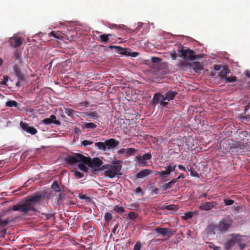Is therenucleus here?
Returning <instances> with one entry per match:
<instances>
[{
  "mask_svg": "<svg viewBox=\"0 0 250 250\" xmlns=\"http://www.w3.org/2000/svg\"><path fill=\"white\" fill-rule=\"evenodd\" d=\"M142 247L141 243L140 241H137L134 246L133 250H140Z\"/></svg>",
  "mask_w": 250,
  "mask_h": 250,
  "instance_id": "nucleus-44",
  "label": "nucleus"
},
{
  "mask_svg": "<svg viewBox=\"0 0 250 250\" xmlns=\"http://www.w3.org/2000/svg\"><path fill=\"white\" fill-rule=\"evenodd\" d=\"M92 143H93L92 142L89 141V140H85L83 141L82 142V145L84 146H87L90 145L92 144Z\"/></svg>",
  "mask_w": 250,
  "mask_h": 250,
  "instance_id": "nucleus-48",
  "label": "nucleus"
},
{
  "mask_svg": "<svg viewBox=\"0 0 250 250\" xmlns=\"http://www.w3.org/2000/svg\"><path fill=\"white\" fill-rule=\"evenodd\" d=\"M20 125L24 131L31 135H35L37 133V130L34 127L30 126L27 123L21 122Z\"/></svg>",
  "mask_w": 250,
  "mask_h": 250,
  "instance_id": "nucleus-11",
  "label": "nucleus"
},
{
  "mask_svg": "<svg viewBox=\"0 0 250 250\" xmlns=\"http://www.w3.org/2000/svg\"><path fill=\"white\" fill-rule=\"evenodd\" d=\"M213 250H220V248L217 246H213Z\"/></svg>",
  "mask_w": 250,
  "mask_h": 250,
  "instance_id": "nucleus-61",
  "label": "nucleus"
},
{
  "mask_svg": "<svg viewBox=\"0 0 250 250\" xmlns=\"http://www.w3.org/2000/svg\"><path fill=\"white\" fill-rule=\"evenodd\" d=\"M112 218L111 214L108 212H106L104 215V219L107 222L110 221Z\"/></svg>",
  "mask_w": 250,
  "mask_h": 250,
  "instance_id": "nucleus-41",
  "label": "nucleus"
},
{
  "mask_svg": "<svg viewBox=\"0 0 250 250\" xmlns=\"http://www.w3.org/2000/svg\"><path fill=\"white\" fill-rule=\"evenodd\" d=\"M137 150L134 148L130 147L128 148H121L118 151V154H123L125 156H131L134 155L136 152Z\"/></svg>",
  "mask_w": 250,
  "mask_h": 250,
  "instance_id": "nucleus-12",
  "label": "nucleus"
},
{
  "mask_svg": "<svg viewBox=\"0 0 250 250\" xmlns=\"http://www.w3.org/2000/svg\"><path fill=\"white\" fill-rule=\"evenodd\" d=\"M174 184V181L171 180L170 182L164 184L161 188L164 190H166L171 188Z\"/></svg>",
  "mask_w": 250,
  "mask_h": 250,
  "instance_id": "nucleus-26",
  "label": "nucleus"
},
{
  "mask_svg": "<svg viewBox=\"0 0 250 250\" xmlns=\"http://www.w3.org/2000/svg\"><path fill=\"white\" fill-rule=\"evenodd\" d=\"M224 80L227 83H232L236 82L237 81V77L235 76H232L231 77H226V78Z\"/></svg>",
  "mask_w": 250,
  "mask_h": 250,
  "instance_id": "nucleus-35",
  "label": "nucleus"
},
{
  "mask_svg": "<svg viewBox=\"0 0 250 250\" xmlns=\"http://www.w3.org/2000/svg\"><path fill=\"white\" fill-rule=\"evenodd\" d=\"M176 165L171 164L165 167V170L160 172V176L162 178H167L170 174L172 172L175 170Z\"/></svg>",
  "mask_w": 250,
  "mask_h": 250,
  "instance_id": "nucleus-6",
  "label": "nucleus"
},
{
  "mask_svg": "<svg viewBox=\"0 0 250 250\" xmlns=\"http://www.w3.org/2000/svg\"><path fill=\"white\" fill-rule=\"evenodd\" d=\"M232 220L229 218L222 219L218 224H210L207 229L208 234H215L216 233L227 231L231 226Z\"/></svg>",
  "mask_w": 250,
  "mask_h": 250,
  "instance_id": "nucleus-3",
  "label": "nucleus"
},
{
  "mask_svg": "<svg viewBox=\"0 0 250 250\" xmlns=\"http://www.w3.org/2000/svg\"><path fill=\"white\" fill-rule=\"evenodd\" d=\"M85 195H82L81 196H80V198L82 199H85Z\"/></svg>",
  "mask_w": 250,
  "mask_h": 250,
  "instance_id": "nucleus-64",
  "label": "nucleus"
},
{
  "mask_svg": "<svg viewBox=\"0 0 250 250\" xmlns=\"http://www.w3.org/2000/svg\"><path fill=\"white\" fill-rule=\"evenodd\" d=\"M193 216V213L191 212H188L185 213V215L182 217L183 219L187 220L190 219Z\"/></svg>",
  "mask_w": 250,
  "mask_h": 250,
  "instance_id": "nucleus-38",
  "label": "nucleus"
},
{
  "mask_svg": "<svg viewBox=\"0 0 250 250\" xmlns=\"http://www.w3.org/2000/svg\"><path fill=\"white\" fill-rule=\"evenodd\" d=\"M111 34H104L99 36L100 42H106L109 40V37H112Z\"/></svg>",
  "mask_w": 250,
  "mask_h": 250,
  "instance_id": "nucleus-23",
  "label": "nucleus"
},
{
  "mask_svg": "<svg viewBox=\"0 0 250 250\" xmlns=\"http://www.w3.org/2000/svg\"><path fill=\"white\" fill-rule=\"evenodd\" d=\"M42 197V195H35L29 197L24 203L13 206L12 209L14 211H20L24 214H27L29 211H35V204L39 202Z\"/></svg>",
  "mask_w": 250,
  "mask_h": 250,
  "instance_id": "nucleus-2",
  "label": "nucleus"
},
{
  "mask_svg": "<svg viewBox=\"0 0 250 250\" xmlns=\"http://www.w3.org/2000/svg\"><path fill=\"white\" fill-rule=\"evenodd\" d=\"M75 111L72 109L70 108H65V113L68 116H71L73 115Z\"/></svg>",
  "mask_w": 250,
  "mask_h": 250,
  "instance_id": "nucleus-43",
  "label": "nucleus"
},
{
  "mask_svg": "<svg viewBox=\"0 0 250 250\" xmlns=\"http://www.w3.org/2000/svg\"><path fill=\"white\" fill-rule=\"evenodd\" d=\"M161 208L162 209H167V210H173L176 209L177 207L176 205L172 204L167 206L164 205Z\"/></svg>",
  "mask_w": 250,
  "mask_h": 250,
  "instance_id": "nucleus-29",
  "label": "nucleus"
},
{
  "mask_svg": "<svg viewBox=\"0 0 250 250\" xmlns=\"http://www.w3.org/2000/svg\"><path fill=\"white\" fill-rule=\"evenodd\" d=\"M89 103L88 101H85L83 102H80L79 103H78L77 104H75L73 105V107L74 108L79 109V110H82L84 107H87L89 106Z\"/></svg>",
  "mask_w": 250,
  "mask_h": 250,
  "instance_id": "nucleus-20",
  "label": "nucleus"
},
{
  "mask_svg": "<svg viewBox=\"0 0 250 250\" xmlns=\"http://www.w3.org/2000/svg\"><path fill=\"white\" fill-rule=\"evenodd\" d=\"M42 122L45 125H50L52 123H54L57 125H60V122L58 120H56V117L54 115H51L48 118L43 119Z\"/></svg>",
  "mask_w": 250,
  "mask_h": 250,
  "instance_id": "nucleus-14",
  "label": "nucleus"
},
{
  "mask_svg": "<svg viewBox=\"0 0 250 250\" xmlns=\"http://www.w3.org/2000/svg\"><path fill=\"white\" fill-rule=\"evenodd\" d=\"M245 75L246 76H247L249 78H250V72L248 70H247L246 72H245Z\"/></svg>",
  "mask_w": 250,
  "mask_h": 250,
  "instance_id": "nucleus-59",
  "label": "nucleus"
},
{
  "mask_svg": "<svg viewBox=\"0 0 250 250\" xmlns=\"http://www.w3.org/2000/svg\"><path fill=\"white\" fill-rule=\"evenodd\" d=\"M49 35L58 40H62L63 38V37L61 35L59 32L52 31L49 33Z\"/></svg>",
  "mask_w": 250,
  "mask_h": 250,
  "instance_id": "nucleus-28",
  "label": "nucleus"
},
{
  "mask_svg": "<svg viewBox=\"0 0 250 250\" xmlns=\"http://www.w3.org/2000/svg\"><path fill=\"white\" fill-rule=\"evenodd\" d=\"M45 215L46 216V219H50L53 216V215L51 214H45Z\"/></svg>",
  "mask_w": 250,
  "mask_h": 250,
  "instance_id": "nucleus-56",
  "label": "nucleus"
},
{
  "mask_svg": "<svg viewBox=\"0 0 250 250\" xmlns=\"http://www.w3.org/2000/svg\"><path fill=\"white\" fill-rule=\"evenodd\" d=\"M245 245L240 244V249L241 250H243V249L245 247Z\"/></svg>",
  "mask_w": 250,
  "mask_h": 250,
  "instance_id": "nucleus-63",
  "label": "nucleus"
},
{
  "mask_svg": "<svg viewBox=\"0 0 250 250\" xmlns=\"http://www.w3.org/2000/svg\"><path fill=\"white\" fill-rule=\"evenodd\" d=\"M154 230L164 237L167 236L169 238L173 234L172 230L169 228L156 227Z\"/></svg>",
  "mask_w": 250,
  "mask_h": 250,
  "instance_id": "nucleus-7",
  "label": "nucleus"
},
{
  "mask_svg": "<svg viewBox=\"0 0 250 250\" xmlns=\"http://www.w3.org/2000/svg\"><path fill=\"white\" fill-rule=\"evenodd\" d=\"M178 52L181 53V55H180V57H182L186 61H192L197 59L193 50L189 49L185 50L184 49V46L181 44L179 45Z\"/></svg>",
  "mask_w": 250,
  "mask_h": 250,
  "instance_id": "nucleus-5",
  "label": "nucleus"
},
{
  "mask_svg": "<svg viewBox=\"0 0 250 250\" xmlns=\"http://www.w3.org/2000/svg\"><path fill=\"white\" fill-rule=\"evenodd\" d=\"M122 167L121 162L119 160L115 161L112 163L109 169L104 171V175L109 178L118 177L119 175H122L120 172Z\"/></svg>",
  "mask_w": 250,
  "mask_h": 250,
  "instance_id": "nucleus-4",
  "label": "nucleus"
},
{
  "mask_svg": "<svg viewBox=\"0 0 250 250\" xmlns=\"http://www.w3.org/2000/svg\"><path fill=\"white\" fill-rule=\"evenodd\" d=\"M109 48L111 49H114L116 52L121 54H125V52L124 49L120 46L110 45L109 46Z\"/></svg>",
  "mask_w": 250,
  "mask_h": 250,
  "instance_id": "nucleus-25",
  "label": "nucleus"
},
{
  "mask_svg": "<svg viewBox=\"0 0 250 250\" xmlns=\"http://www.w3.org/2000/svg\"><path fill=\"white\" fill-rule=\"evenodd\" d=\"M189 65V63L186 62H184L183 61L180 62L177 64V66L182 70H184L187 68V67Z\"/></svg>",
  "mask_w": 250,
  "mask_h": 250,
  "instance_id": "nucleus-30",
  "label": "nucleus"
},
{
  "mask_svg": "<svg viewBox=\"0 0 250 250\" xmlns=\"http://www.w3.org/2000/svg\"><path fill=\"white\" fill-rule=\"evenodd\" d=\"M105 143L106 149H114L119 145V142L113 138L105 140Z\"/></svg>",
  "mask_w": 250,
  "mask_h": 250,
  "instance_id": "nucleus-13",
  "label": "nucleus"
},
{
  "mask_svg": "<svg viewBox=\"0 0 250 250\" xmlns=\"http://www.w3.org/2000/svg\"><path fill=\"white\" fill-rule=\"evenodd\" d=\"M190 174L194 177H196L198 175V173L196 171H193L192 170L191 171Z\"/></svg>",
  "mask_w": 250,
  "mask_h": 250,
  "instance_id": "nucleus-54",
  "label": "nucleus"
},
{
  "mask_svg": "<svg viewBox=\"0 0 250 250\" xmlns=\"http://www.w3.org/2000/svg\"><path fill=\"white\" fill-rule=\"evenodd\" d=\"M162 61V59L158 58V57H153L151 58V61L153 62V63H160Z\"/></svg>",
  "mask_w": 250,
  "mask_h": 250,
  "instance_id": "nucleus-45",
  "label": "nucleus"
},
{
  "mask_svg": "<svg viewBox=\"0 0 250 250\" xmlns=\"http://www.w3.org/2000/svg\"><path fill=\"white\" fill-rule=\"evenodd\" d=\"M119 224L117 223L114 227V228L112 229V232L114 234L115 233V232H116V229H118V228L119 227Z\"/></svg>",
  "mask_w": 250,
  "mask_h": 250,
  "instance_id": "nucleus-51",
  "label": "nucleus"
},
{
  "mask_svg": "<svg viewBox=\"0 0 250 250\" xmlns=\"http://www.w3.org/2000/svg\"><path fill=\"white\" fill-rule=\"evenodd\" d=\"M114 209L116 212L119 213H123L125 211L124 207H119L118 206H115Z\"/></svg>",
  "mask_w": 250,
  "mask_h": 250,
  "instance_id": "nucleus-37",
  "label": "nucleus"
},
{
  "mask_svg": "<svg viewBox=\"0 0 250 250\" xmlns=\"http://www.w3.org/2000/svg\"><path fill=\"white\" fill-rule=\"evenodd\" d=\"M151 154L150 153H147L144 154L142 156L141 155L137 156L136 159L140 164L143 167H145L147 165L146 161L151 159Z\"/></svg>",
  "mask_w": 250,
  "mask_h": 250,
  "instance_id": "nucleus-8",
  "label": "nucleus"
},
{
  "mask_svg": "<svg viewBox=\"0 0 250 250\" xmlns=\"http://www.w3.org/2000/svg\"><path fill=\"white\" fill-rule=\"evenodd\" d=\"M177 94V92L169 90L165 94V96L163 95V100H167L168 101H169L173 99Z\"/></svg>",
  "mask_w": 250,
  "mask_h": 250,
  "instance_id": "nucleus-18",
  "label": "nucleus"
},
{
  "mask_svg": "<svg viewBox=\"0 0 250 250\" xmlns=\"http://www.w3.org/2000/svg\"><path fill=\"white\" fill-rule=\"evenodd\" d=\"M13 69L16 76L18 77V79H19V81H24V77L23 75L21 73L18 65L15 64L14 66Z\"/></svg>",
  "mask_w": 250,
  "mask_h": 250,
  "instance_id": "nucleus-19",
  "label": "nucleus"
},
{
  "mask_svg": "<svg viewBox=\"0 0 250 250\" xmlns=\"http://www.w3.org/2000/svg\"><path fill=\"white\" fill-rule=\"evenodd\" d=\"M111 165H108V164H106V165H102L101 166V168H100V170H106L107 169H109L111 167Z\"/></svg>",
  "mask_w": 250,
  "mask_h": 250,
  "instance_id": "nucleus-46",
  "label": "nucleus"
},
{
  "mask_svg": "<svg viewBox=\"0 0 250 250\" xmlns=\"http://www.w3.org/2000/svg\"><path fill=\"white\" fill-rule=\"evenodd\" d=\"M84 125L85 128L94 129L97 127V125L93 123H85Z\"/></svg>",
  "mask_w": 250,
  "mask_h": 250,
  "instance_id": "nucleus-33",
  "label": "nucleus"
},
{
  "mask_svg": "<svg viewBox=\"0 0 250 250\" xmlns=\"http://www.w3.org/2000/svg\"><path fill=\"white\" fill-rule=\"evenodd\" d=\"M232 147L239 149H243L245 147V145L243 143L240 142L235 144ZM230 148H232V146H230Z\"/></svg>",
  "mask_w": 250,
  "mask_h": 250,
  "instance_id": "nucleus-32",
  "label": "nucleus"
},
{
  "mask_svg": "<svg viewBox=\"0 0 250 250\" xmlns=\"http://www.w3.org/2000/svg\"><path fill=\"white\" fill-rule=\"evenodd\" d=\"M23 38L17 36L10 38V42L12 46L15 48L20 46L23 42Z\"/></svg>",
  "mask_w": 250,
  "mask_h": 250,
  "instance_id": "nucleus-10",
  "label": "nucleus"
},
{
  "mask_svg": "<svg viewBox=\"0 0 250 250\" xmlns=\"http://www.w3.org/2000/svg\"><path fill=\"white\" fill-rule=\"evenodd\" d=\"M162 100H163V95H162L159 93H156L154 94L152 99V103L155 105L159 103H160Z\"/></svg>",
  "mask_w": 250,
  "mask_h": 250,
  "instance_id": "nucleus-21",
  "label": "nucleus"
},
{
  "mask_svg": "<svg viewBox=\"0 0 250 250\" xmlns=\"http://www.w3.org/2000/svg\"><path fill=\"white\" fill-rule=\"evenodd\" d=\"M66 161L73 164L79 162L83 163L90 167L93 171H100L101 166L103 164V161L98 157L91 159L79 153H74L73 155L68 156Z\"/></svg>",
  "mask_w": 250,
  "mask_h": 250,
  "instance_id": "nucleus-1",
  "label": "nucleus"
},
{
  "mask_svg": "<svg viewBox=\"0 0 250 250\" xmlns=\"http://www.w3.org/2000/svg\"><path fill=\"white\" fill-rule=\"evenodd\" d=\"M52 188L56 192H60L61 189L57 181H54L51 186Z\"/></svg>",
  "mask_w": 250,
  "mask_h": 250,
  "instance_id": "nucleus-31",
  "label": "nucleus"
},
{
  "mask_svg": "<svg viewBox=\"0 0 250 250\" xmlns=\"http://www.w3.org/2000/svg\"><path fill=\"white\" fill-rule=\"evenodd\" d=\"M23 81H19V79H18V82H17L16 85L17 86H21V82H23Z\"/></svg>",
  "mask_w": 250,
  "mask_h": 250,
  "instance_id": "nucleus-58",
  "label": "nucleus"
},
{
  "mask_svg": "<svg viewBox=\"0 0 250 250\" xmlns=\"http://www.w3.org/2000/svg\"><path fill=\"white\" fill-rule=\"evenodd\" d=\"M178 167L180 170H184V171L186 170L185 167L183 165H179L178 166Z\"/></svg>",
  "mask_w": 250,
  "mask_h": 250,
  "instance_id": "nucleus-55",
  "label": "nucleus"
},
{
  "mask_svg": "<svg viewBox=\"0 0 250 250\" xmlns=\"http://www.w3.org/2000/svg\"><path fill=\"white\" fill-rule=\"evenodd\" d=\"M86 164L83 163H80L78 165V167L81 170L84 171V172H87L88 171V168L85 166Z\"/></svg>",
  "mask_w": 250,
  "mask_h": 250,
  "instance_id": "nucleus-36",
  "label": "nucleus"
},
{
  "mask_svg": "<svg viewBox=\"0 0 250 250\" xmlns=\"http://www.w3.org/2000/svg\"><path fill=\"white\" fill-rule=\"evenodd\" d=\"M237 243V240L235 239H229L224 244L225 248L226 250H229Z\"/></svg>",
  "mask_w": 250,
  "mask_h": 250,
  "instance_id": "nucleus-22",
  "label": "nucleus"
},
{
  "mask_svg": "<svg viewBox=\"0 0 250 250\" xmlns=\"http://www.w3.org/2000/svg\"><path fill=\"white\" fill-rule=\"evenodd\" d=\"M134 191L137 195H143L144 194V192L140 187H138L136 188Z\"/></svg>",
  "mask_w": 250,
  "mask_h": 250,
  "instance_id": "nucleus-40",
  "label": "nucleus"
},
{
  "mask_svg": "<svg viewBox=\"0 0 250 250\" xmlns=\"http://www.w3.org/2000/svg\"><path fill=\"white\" fill-rule=\"evenodd\" d=\"M152 173V170L148 169H145L138 172L136 175V177L137 179L144 178Z\"/></svg>",
  "mask_w": 250,
  "mask_h": 250,
  "instance_id": "nucleus-17",
  "label": "nucleus"
},
{
  "mask_svg": "<svg viewBox=\"0 0 250 250\" xmlns=\"http://www.w3.org/2000/svg\"><path fill=\"white\" fill-rule=\"evenodd\" d=\"M95 146L99 150H103L104 151H105L106 150V146L105 142L104 143L101 142H97L95 144Z\"/></svg>",
  "mask_w": 250,
  "mask_h": 250,
  "instance_id": "nucleus-24",
  "label": "nucleus"
},
{
  "mask_svg": "<svg viewBox=\"0 0 250 250\" xmlns=\"http://www.w3.org/2000/svg\"><path fill=\"white\" fill-rule=\"evenodd\" d=\"M128 217L130 219H134L136 218V213L133 211L129 212L128 214Z\"/></svg>",
  "mask_w": 250,
  "mask_h": 250,
  "instance_id": "nucleus-47",
  "label": "nucleus"
},
{
  "mask_svg": "<svg viewBox=\"0 0 250 250\" xmlns=\"http://www.w3.org/2000/svg\"><path fill=\"white\" fill-rule=\"evenodd\" d=\"M224 203L226 206H230L234 203V201L231 199H225L224 200Z\"/></svg>",
  "mask_w": 250,
  "mask_h": 250,
  "instance_id": "nucleus-42",
  "label": "nucleus"
},
{
  "mask_svg": "<svg viewBox=\"0 0 250 250\" xmlns=\"http://www.w3.org/2000/svg\"><path fill=\"white\" fill-rule=\"evenodd\" d=\"M170 57L172 60H175L176 59L177 55L174 50H173L170 54Z\"/></svg>",
  "mask_w": 250,
  "mask_h": 250,
  "instance_id": "nucleus-50",
  "label": "nucleus"
},
{
  "mask_svg": "<svg viewBox=\"0 0 250 250\" xmlns=\"http://www.w3.org/2000/svg\"><path fill=\"white\" fill-rule=\"evenodd\" d=\"M72 172L73 173V174L75 175V176L77 178L80 179L84 176L83 174L78 170H73L72 171Z\"/></svg>",
  "mask_w": 250,
  "mask_h": 250,
  "instance_id": "nucleus-34",
  "label": "nucleus"
},
{
  "mask_svg": "<svg viewBox=\"0 0 250 250\" xmlns=\"http://www.w3.org/2000/svg\"><path fill=\"white\" fill-rule=\"evenodd\" d=\"M229 73V70L227 68H224L221 71V77L224 79L227 76V74Z\"/></svg>",
  "mask_w": 250,
  "mask_h": 250,
  "instance_id": "nucleus-39",
  "label": "nucleus"
},
{
  "mask_svg": "<svg viewBox=\"0 0 250 250\" xmlns=\"http://www.w3.org/2000/svg\"><path fill=\"white\" fill-rule=\"evenodd\" d=\"M164 101L165 100H162V101L160 102V104L161 105L166 106H167L168 104V102H165Z\"/></svg>",
  "mask_w": 250,
  "mask_h": 250,
  "instance_id": "nucleus-53",
  "label": "nucleus"
},
{
  "mask_svg": "<svg viewBox=\"0 0 250 250\" xmlns=\"http://www.w3.org/2000/svg\"><path fill=\"white\" fill-rule=\"evenodd\" d=\"M5 106L9 107H15L17 108L19 104L15 101H8L5 103Z\"/></svg>",
  "mask_w": 250,
  "mask_h": 250,
  "instance_id": "nucleus-27",
  "label": "nucleus"
},
{
  "mask_svg": "<svg viewBox=\"0 0 250 250\" xmlns=\"http://www.w3.org/2000/svg\"><path fill=\"white\" fill-rule=\"evenodd\" d=\"M218 204L214 201L206 202L202 203L199 206V208L203 210H209L212 208H216Z\"/></svg>",
  "mask_w": 250,
  "mask_h": 250,
  "instance_id": "nucleus-9",
  "label": "nucleus"
},
{
  "mask_svg": "<svg viewBox=\"0 0 250 250\" xmlns=\"http://www.w3.org/2000/svg\"><path fill=\"white\" fill-rule=\"evenodd\" d=\"M190 65L196 73L200 72L204 68L202 64L198 62H192L190 64Z\"/></svg>",
  "mask_w": 250,
  "mask_h": 250,
  "instance_id": "nucleus-16",
  "label": "nucleus"
},
{
  "mask_svg": "<svg viewBox=\"0 0 250 250\" xmlns=\"http://www.w3.org/2000/svg\"><path fill=\"white\" fill-rule=\"evenodd\" d=\"M8 78H9L8 76H3V80H4V81H2V83L3 84H5L6 82L8 81Z\"/></svg>",
  "mask_w": 250,
  "mask_h": 250,
  "instance_id": "nucleus-52",
  "label": "nucleus"
},
{
  "mask_svg": "<svg viewBox=\"0 0 250 250\" xmlns=\"http://www.w3.org/2000/svg\"><path fill=\"white\" fill-rule=\"evenodd\" d=\"M83 117H88L93 120H98L99 118V114L97 111H88L83 113Z\"/></svg>",
  "mask_w": 250,
  "mask_h": 250,
  "instance_id": "nucleus-15",
  "label": "nucleus"
},
{
  "mask_svg": "<svg viewBox=\"0 0 250 250\" xmlns=\"http://www.w3.org/2000/svg\"><path fill=\"white\" fill-rule=\"evenodd\" d=\"M154 172L155 175H160V172L158 171H154Z\"/></svg>",
  "mask_w": 250,
  "mask_h": 250,
  "instance_id": "nucleus-62",
  "label": "nucleus"
},
{
  "mask_svg": "<svg viewBox=\"0 0 250 250\" xmlns=\"http://www.w3.org/2000/svg\"><path fill=\"white\" fill-rule=\"evenodd\" d=\"M138 55V53L137 52H133L131 54V56L133 57H136Z\"/></svg>",
  "mask_w": 250,
  "mask_h": 250,
  "instance_id": "nucleus-60",
  "label": "nucleus"
},
{
  "mask_svg": "<svg viewBox=\"0 0 250 250\" xmlns=\"http://www.w3.org/2000/svg\"><path fill=\"white\" fill-rule=\"evenodd\" d=\"M159 190V188H154L152 191V193H154L156 194H158V191Z\"/></svg>",
  "mask_w": 250,
  "mask_h": 250,
  "instance_id": "nucleus-57",
  "label": "nucleus"
},
{
  "mask_svg": "<svg viewBox=\"0 0 250 250\" xmlns=\"http://www.w3.org/2000/svg\"><path fill=\"white\" fill-rule=\"evenodd\" d=\"M185 177L184 174L181 173L180 175L176 178L173 179L172 180L174 181V183H176L180 178H184Z\"/></svg>",
  "mask_w": 250,
  "mask_h": 250,
  "instance_id": "nucleus-49",
  "label": "nucleus"
}]
</instances>
